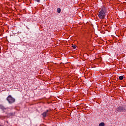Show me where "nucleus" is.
Masks as SVG:
<instances>
[{
    "mask_svg": "<svg viewBox=\"0 0 126 126\" xmlns=\"http://www.w3.org/2000/svg\"><path fill=\"white\" fill-rule=\"evenodd\" d=\"M106 17V12L104 11V9L102 8L101 10L98 12V17L100 19H104Z\"/></svg>",
    "mask_w": 126,
    "mask_h": 126,
    "instance_id": "nucleus-1",
    "label": "nucleus"
},
{
    "mask_svg": "<svg viewBox=\"0 0 126 126\" xmlns=\"http://www.w3.org/2000/svg\"><path fill=\"white\" fill-rule=\"evenodd\" d=\"M7 101L8 102L9 104H13L15 102V98H14L11 95H9L6 98Z\"/></svg>",
    "mask_w": 126,
    "mask_h": 126,
    "instance_id": "nucleus-2",
    "label": "nucleus"
},
{
    "mask_svg": "<svg viewBox=\"0 0 126 126\" xmlns=\"http://www.w3.org/2000/svg\"><path fill=\"white\" fill-rule=\"evenodd\" d=\"M117 111L120 112H126V108L123 106H119L117 108Z\"/></svg>",
    "mask_w": 126,
    "mask_h": 126,
    "instance_id": "nucleus-3",
    "label": "nucleus"
},
{
    "mask_svg": "<svg viewBox=\"0 0 126 126\" xmlns=\"http://www.w3.org/2000/svg\"><path fill=\"white\" fill-rule=\"evenodd\" d=\"M49 112L50 110H47L45 112H43L42 114V116H43V118H46V117H47L48 115H50V113H49Z\"/></svg>",
    "mask_w": 126,
    "mask_h": 126,
    "instance_id": "nucleus-4",
    "label": "nucleus"
},
{
    "mask_svg": "<svg viewBox=\"0 0 126 126\" xmlns=\"http://www.w3.org/2000/svg\"><path fill=\"white\" fill-rule=\"evenodd\" d=\"M11 116H14V114H13V113H8L7 115V116L8 117H11Z\"/></svg>",
    "mask_w": 126,
    "mask_h": 126,
    "instance_id": "nucleus-5",
    "label": "nucleus"
},
{
    "mask_svg": "<svg viewBox=\"0 0 126 126\" xmlns=\"http://www.w3.org/2000/svg\"><path fill=\"white\" fill-rule=\"evenodd\" d=\"M98 126H105V123L104 122H102L99 124Z\"/></svg>",
    "mask_w": 126,
    "mask_h": 126,
    "instance_id": "nucleus-6",
    "label": "nucleus"
},
{
    "mask_svg": "<svg viewBox=\"0 0 126 126\" xmlns=\"http://www.w3.org/2000/svg\"><path fill=\"white\" fill-rule=\"evenodd\" d=\"M0 108L2 110V111H4V110H6V108H4L3 106H0Z\"/></svg>",
    "mask_w": 126,
    "mask_h": 126,
    "instance_id": "nucleus-7",
    "label": "nucleus"
},
{
    "mask_svg": "<svg viewBox=\"0 0 126 126\" xmlns=\"http://www.w3.org/2000/svg\"><path fill=\"white\" fill-rule=\"evenodd\" d=\"M61 8H57V12H58V13H61Z\"/></svg>",
    "mask_w": 126,
    "mask_h": 126,
    "instance_id": "nucleus-8",
    "label": "nucleus"
},
{
    "mask_svg": "<svg viewBox=\"0 0 126 126\" xmlns=\"http://www.w3.org/2000/svg\"><path fill=\"white\" fill-rule=\"evenodd\" d=\"M123 79H124V76H120L119 77V80H123Z\"/></svg>",
    "mask_w": 126,
    "mask_h": 126,
    "instance_id": "nucleus-9",
    "label": "nucleus"
},
{
    "mask_svg": "<svg viewBox=\"0 0 126 126\" xmlns=\"http://www.w3.org/2000/svg\"><path fill=\"white\" fill-rule=\"evenodd\" d=\"M33 1H36V2H40L41 0H32Z\"/></svg>",
    "mask_w": 126,
    "mask_h": 126,
    "instance_id": "nucleus-10",
    "label": "nucleus"
},
{
    "mask_svg": "<svg viewBox=\"0 0 126 126\" xmlns=\"http://www.w3.org/2000/svg\"><path fill=\"white\" fill-rule=\"evenodd\" d=\"M72 48H73V49H76V46L75 45H73L72 46Z\"/></svg>",
    "mask_w": 126,
    "mask_h": 126,
    "instance_id": "nucleus-11",
    "label": "nucleus"
}]
</instances>
